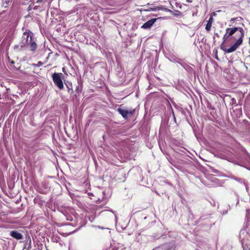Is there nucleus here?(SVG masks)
<instances>
[{"label":"nucleus","instance_id":"6ab92c4d","mask_svg":"<svg viewBox=\"0 0 250 250\" xmlns=\"http://www.w3.org/2000/svg\"><path fill=\"white\" fill-rule=\"evenodd\" d=\"M236 20V18H232L230 20V21L233 22Z\"/></svg>","mask_w":250,"mask_h":250},{"label":"nucleus","instance_id":"a211bd4d","mask_svg":"<svg viewBox=\"0 0 250 250\" xmlns=\"http://www.w3.org/2000/svg\"><path fill=\"white\" fill-rule=\"evenodd\" d=\"M214 36H216L217 38L219 37V34L217 33H215L214 34Z\"/></svg>","mask_w":250,"mask_h":250},{"label":"nucleus","instance_id":"6e6552de","mask_svg":"<svg viewBox=\"0 0 250 250\" xmlns=\"http://www.w3.org/2000/svg\"><path fill=\"white\" fill-rule=\"evenodd\" d=\"M157 19L154 18L148 21L147 22L145 23L142 26V28L148 29L151 27V26L156 21Z\"/></svg>","mask_w":250,"mask_h":250},{"label":"nucleus","instance_id":"c85d7f7f","mask_svg":"<svg viewBox=\"0 0 250 250\" xmlns=\"http://www.w3.org/2000/svg\"><path fill=\"white\" fill-rule=\"evenodd\" d=\"M245 249H246V247H244V248H243V250H246Z\"/></svg>","mask_w":250,"mask_h":250},{"label":"nucleus","instance_id":"412c9836","mask_svg":"<svg viewBox=\"0 0 250 250\" xmlns=\"http://www.w3.org/2000/svg\"><path fill=\"white\" fill-rule=\"evenodd\" d=\"M67 88H68V92H69V91H70V90H72V91H73V90H72V89L71 88H69V87L68 86H67Z\"/></svg>","mask_w":250,"mask_h":250},{"label":"nucleus","instance_id":"7ed1b4c3","mask_svg":"<svg viewBox=\"0 0 250 250\" xmlns=\"http://www.w3.org/2000/svg\"><path fill=\"white\" fill-rule=\"evenodd\" d=\"M239 31V34L238 35V38L243 39L244 36V31L242 28L241 27H234L232 28H228L226 29L227 34H229V36H231L233 35L236 31Z\"/></svg>","mask_w":250,"mask_h":250},{"label":"nucleus","instance_id":"b1692460","mask_svg":"<svg viewBox=\"0 0 250 250\" xmlns=\"http://www.w3.org/2000/svg\"><path fill=\"white\" fill-rule=\"evenodd\" d=\"M173 14L174 15L176 16H179V14Z\"/></svg>","mask_w":250,"mask_h":250},{"label":"nucleus","instance_id":"20e7f679","mask_svg":"<svg viewBox=\"0 0 250 250\" xmlns=\"http://www.w3.org/2000/svg\"><path fill=\"white\" fill-rule=\"evenodd\" d=\"M243 39L238 38L235 43L232 45L230 48H228L226 53H231L235 51L237 48L242 43Z\"/></svg>","mask_w":250,"mask_h":250},{"label":"nucleus","instance_id":"c756f323","mask_svg":"<svg viewBox=\"0 0 250 250\" xmlns=\"http://www.w3.org/2000/svg\"><path fill=\"white\" fill-rule=\"evenodd\" d=\"M11 63H14V62L12 61V62H11Z\"/></svg>","mask_w":250,"mask_h":250},{"label":"nucleus","instance_id":"dca6fc26","mask_svg":"<svg viewBox=\"0 0 250 250\" xmlns=\"http://www.w3.org/2000/svg\"><path fill=\"white\" fill-rule=\"evenodd\" d=\"M213 21V19L212 17H210L209 18V20L208 21V23L212 24Z\"/></svg>","mask_w":250,"mask_h":250},{"label":"nucleus","instance_id":"2eb2a0df","mask_svg":"<svg viewBox=\"0 0 250 250\" xmlns=\"http://www.w3.org/2000/svg\"><path fill=\"white\" fill-rule=\"evenodd\" d=\"M231 178L234 179L235 180H236L239 182H241L242 181V179L241 178H237V177H235L233 176H231L230 177Z\"/></svg>","mask_w":250,"mask_h":250},{"label":"nucleus","instance_id":"ddd939ff","mask_svg":"<svg viewBox=\"0 0 250 250\" xmlns=\"http://www.w3.org/2000/svg\"><path fill=\"white\" fill-rule=\"evenodd\" d=\"M43 63L41 62H39L37 64L33 63L32 65L34 66H41L42 65Z\"/></svg>","mask_w":250,"mask_h":250},{"label":"nucleus","instance_id":"423d86ee","mask_svg":"<svg viewBox=\"0 0 250 250\" xmlns=\"http://www.w3.org/2000/svg\"><path fill=\"white\" fill-rule=\"evenodd\" d=\"M164 10L165 11L169 12L171 13H173V12L169 9H167L166 8H163L162 7H159V6H154L153 7H149L148 8H147L146 9H144V10L146 11H155L156 10Z\"/></svg>","mask_w":250,"mask_h":250},{"label":"nucleus","instance_id":"0eeeda50","mask_svg":"<svg viewBox=\"0 0 250 250\" xmlns=\"http://www.w3.org/2000/svg\"><path fill=\"white\" fill-rule=\"evenodd\" d=\"M10 235L12 237L15 238L17 240H21L23 238L22 234L16 230L11 231L10 232Z\"/></svg>","mask_w":250,"mask_h":250},{"label":"nucleus","instance_id":"cd10ccee","mask_svg":"<svg viewBox=\"0 0 250 250\" xmlns=\"http://www.w3.org/2000/svg\"><path fill=\"white\" fill-rule=\"evenodd\" d=\"M245 249H246V247H244V248H243V250H246Z\"/></svg>","mask_w":250,"mask_h":250},{"label":"nucleus","instance_id":"39448f33","mask_svg":"<svg viewBox=\"0 0 250 250\" xmlns=\"http://www.w3.org/2000/svg\"><path fill=\"white\" fill-rule=\"evenodd\" d=\"M117 111L119 112V113L122 115L123 117L125 119L127 118V115H132L134 112V110L128 111L121 108H118L117 109Z\"/></svg>","mask_w":250,"mask_h":250},{"label":"nucleus","instance_id":"bb28decb","mask_svg":"<svg viewBox=\"0 0 250 250\" xmlns=\"http://www.w3.org/2000/svg\"><path fill=\"white\" fill-rule=\"evenodd\" d=\"M231 100L233 101H234V98H232V99H231Z\"/></svg>","mask_w":250,"mask_h":250},{"label":"nucleus","instance_id":"f257e3e1","mask_svg":"<svg viewBox=\"0 0 250 250\" xmlns=\"http://www.w3.org/2000/svg\"><path fill=\"white\" fill-rule=\"evenodd\" d=\"M36 40L34 36V34L29 30H26L23 33L22 40L20 42V48L19 51L23 49L30 47V50L35 53L37 48V44L36 42Z\"/></svg>","mask_w":250,"mask_h":250},{"label":"nucleus","instance_id":"f03ea898","mask_svg":"<svg viewBox=\"0 0 250 250\" xmlns=\"http://www.w3.org/2000/svg\"><path fill=\"white\" fill-rule=\"evenodd\" d=\"M63 75L62 73H54L52 75L53 81L55 84L60 89L63 88V84L62 82V77Z\"/></svg>","mask_w":250,"mask_h":250},{"label":"nucleus","instance_id":"a878e982","mask_svg":"<svg viewBox=\"0 0 250 250\" xmlns=\"http://www.w3.org/2000/svg\"><path fill=\"white\" fill-rule=\"evenodd\" d=\"M187 1L188 2H191V1L190 0H187Z\"/></svg>","mask_w":250,"mask_h":250},{"label":"nucleus","instance_id":"4468645a","mask_svg":"<svg viewBox=\"0 0 250 250\" xmlns=\"http://www.w3.org/2000/svg\"><path fill=\"white\" fill-rule=\"evenodd\" d=\"M224 43L223 42V43L221 45L220 48L222 50L224 51L225 52H226V51L227 50L228 48H226L225 46H224L223 44Z\"/></svg>","mask_w":250,"mask_h":250},{"label":"nucleus","instance_id":"393cba45","mask_svg":"<svg viewBox=\"0 0 250 250\" xmlns=\"http://www.w3.org/2000/svg\"><path fill=\"white\" fill-rule=\"evenodd\" d=\"M179 64H181L183 67H184V65L183 64L180 63V62H179Z\"/></svg>","mask_w":250,"mask_h":250},{"label":"nucleus","instance_id":"aec40b11","mask_svg":"<svg viewBox=\"0 0 250 250\" xmlns=\"http://www.w3.org/2000/svg\"><path fill=\"white\" fill-rule=\"evenodd\" d=\"M19 48V46L18 45H15L14 46V49L16 50V49H18Z\"/></svg>","mask_w":250,"mask_h":250},{"label":"nucleus","instance_id":"9d476101","mask_svg":"<svg viewBox=\"0 0 250 250\" xmlns=\"http://www.w3.org/2000/svg\"><path fill=\"white\" fill-rule=\"evenodd\" d=\"M211 25H212V24L207 22V23L206 25V27H205L206 30L207 31H209L210 30Z\"/></svg>","mask_w":250,"mask_h":250},{"label":"nucleus","instance_id":"1a4fd4ad","mask_svg":"<svg viewBox=\"0 0 250 250\" xmlns=\"http://www.w3.org/2000/svg\"><path fill=\"white\" fill-rule=\"evenodd\" d=\"M2 2V6L4 8L8 7L10 3H11L12 0H1Z\"/></svg>","mask_w":250,"mask_h":250},{"label":"nucleus","instance_id":"9b49d317","mask_svg":"<svg viewBox=\"0 0 250 250\" xmlns=\"http://www.w3.org/2000/svg\"><path fill=\"white\" fill-rule=\"evenodd\" d=\"M229 37V34H227V33L224 35L223 38V43H224L227 40V39Z\"/></svg>","mask_w":250,"mask_h":250},{"label":"nucleus","instance_id":"4be33fe9","mask_svg":"<svg viewBox=\"0 0 250 250\" xmlns=\"http://www.w3.org/2000/svg\"><path fill=\"white\" fill-rule=\"evenodd\" d=\"M42 0H38L37 1V3H38V2H42Z\"/></svg>","mask_w":250,"mask_h":250},{"label":"nucleus","instance_id":"f3484780","mask_svg":"<svg viewBox=\"0 0 250 250\" xmlns=\"http://www.w3.org/2000/svg\"><path fill=\"white\" fill-rule=\"evenodd\" d=\"M81 89L79 88V86H77L76 89H75V91L76 93H79L81 91Z\"/></svg>","mask_w":250,"mask_h":250},{"label":"nucleus","instance_id":"f8f14e48","mask_svg":"<svg viewBox=\"0 0 250 250\" xmlns=\"http://www.w3.org/2000/svg\"><path fill=\"white\" fill-rule=\"evenodd\" d=\"M152 250H167L163 246H162V247H157V248H156L154 249H153Z\"/></svg>","mask_w":250,"mask_h":250},{"label":"nucleus","instance_id":"5701e85b","mask_svg":"<svg viewBox=\"0 0 250 250\" xmlns=\"http://www.w3.org/2000/svg\"><path fill=\"white\" fill-rule=\"evenodd\" d=\"M172 113H173V115L174 119V120H175H175H176V118H175V115H174V112H172Z\"/></svg>","mask_w":250,"mask_h":250}]
</instances>
